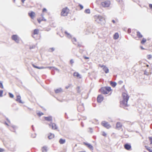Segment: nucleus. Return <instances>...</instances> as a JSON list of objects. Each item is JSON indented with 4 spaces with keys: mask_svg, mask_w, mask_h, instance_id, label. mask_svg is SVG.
I'll return each mask as SVG.
<instances>
[{
    "mask_svg": "<svg viewBox=\"0 0 152 152\" xmlns=\"http://www.w3.org/2000/svg\"><path fill=\"white\" fill-rule=\"evenodd\" d=\"M99 91L101 93L104 94H108L110 92L111 93L112 90L111 88L110 87H102L99 90Z\"/></svg>",
    "mask_w": 152,
    "mask_h": 152,
    "instance_id": "f257e3e1",
    "label": "nucleus"
},
{
    "mask_svg": "<svg viewBox=\"0 0 152 152\" xmlns=\"http://www.w3.org/2000/svg\"><path fill=\"white\" fill-rule=\"evenodd\" d=\"M69 10L67 7L63 8L61 10V15L62 16H67L69 12Z\"/></svg>",
    "mask_w": 152,
    "mask_h": 152,
    "instance_id": "f03ea898",
    "label": "nucleus"
},
{
    "mask_svg": "<svg viewBox=\"0 0 152 152\" xmlns=\"http://www.w3.org/2000/svg\"><path fill=\"white\" fill-rule=\"evenodd\" d=\"M110 4V1L109 0H106L102 2L101 3V6L104 7H108Z\"/></svg>",
    "mask_w": 152,
    "mask_h": 152,
    "instance_id": "7ed1b4c3",
    "label": "nucleus"
},
{
    "mask_svg": "<svg viewBox=\"0 0 152 152\" xmlns=\"http://www.w3.org/2000/svg\"><path fill=\"white\" fill-rule=\"evenodd\" d=\"M94 17L95 21L98 23H99V22L102 21L104 20V18L99 15H95Z\"/></svg>",
    "mask_w": 152,
    "mask_h": 152,
    "instance_id": "20e7f679",
    "label": "nucleus"
},
{
    "mask_svg": "<svg viewBox=\"0 0 152 152\" xmlns=\"http://www.w3.org/2000/svg\"><path fill=\"white\" fill-rule=\"evenodd\" d=\"M128 100L123 99V100L120 102V104L121 106L124 108L125 107L128 106L127 104V102Z\"/></svg>",
    "mask_w": 152,
    "mask_h": 152,
    "instance_id": "39448f33",
    "label": "nucleus"
},
{
    "mask_svg": "<svg viewBox=\"0 0 152 152\" xmlns=\"http://www.w3.org/2000/svg\"><path fill=\"white\" fill-rule=\"evenodd\" d=\"M101 125L107 129H109L111 127V125L106 121H103L101 123Z\"/></svg>",
    "mask_w": 152,
    "mask_h": 152,
    "instance_id": "423d86ee",
    "label": "nucleus"
},
{
    "mask_svg": "<svg viewBox=\"0 0 152 152\" xmlns=\"http://www.w3.org/2000/svg\"><path fill=\"white\" fill-rule=\"evenodd\" d=\"M99 66L102 68L103 69L106 73H107L109 72V70L108 68L105 66L103 65H99Z\"/></svg>",
    "mask_w": 152,
    "mask_h": 152,
    "instance_id": "0eeeda50",
    "label": "nucleus"
},
{
    "mask_svg": "<svg viewBox=\"0 0 152 152\" xmlns=\"http://www.w3.org/2000/svg\"><path fill=\"white\" fill-rule=\"evenodd\" d=\"M104 99V97L103 96L101 95H99L97 97V101L99 103L102 102Z\"/></svg>",
    "mask_w": 152,
    "mask_h": 152,
    "instance_id": "6e6552de",
    "label": "nucleus"
},
{
    "mask_svg": "<svg viewBox=\"0 0 152 152\" xmlns=\"http://www.w3.org/2000/svg\"><path fill=\"white\" fill-rule=\"evenodd\" d=\"M39 30L38 29H35L32 34V36L33 37H35V35H38L39 33Z\"/></svg>",
    "mask_w": 152,
    "mask_h": 152,
    "instance_id": "1a4fd4ad",
    "label": "nucleus"
},
{
    "mask_svg": "<svg viewBox=\"0 0 152 152\" xmlns=\"http://www.w3.org/2000/svg\"><path fill=\"white\" fill-rule=\"evenodd\" d=\"M122 96L123 99L129 100V96L126 93H123L122 94Z\"/></svg>",
    "mask_w": 152,
    "mask_h": 152,
    "instance_id": "9d476101",
    "label": "nucleus"
},
{
    "mask_svg": "<svg viewBox=\"0 0 152 152\" xmlns=\"http://www.w3.org/2000/svg\"><path fill=\"white\" fill-rule=\"evenodd\" d=\"M49 126L51 127L52 129L53 130H56L58 129L56 125L54 123H51L49 124Z\"/></svg>",
    "mask_w": 152,
    "mask_h": 152,
    "instance_id": "9b49d317",
    "label": "nucleus"
},
{
    "mask_svg": "<svg viewBox=\"0 0 152 152\" xmlns=\"http://www.w3.org/2000/svg\"><path fill=\"white\" fill-rule=\"evenodd\" d=\"M12 40L15 41L16 42L18 43L19 42V39L17 35H14L12 36Z\"/></svg>",
    "mask_w": 152,
    "mask_h": 152,
    "instance_id": "f8f14e48",
    "label": "nucleus"
},
{
    "mask_svg": "<svg viewBox=\"0 0 152 152\" xmlns=\"http://www.w3.org/2000/svg\"><path fill=\"white\" fill-rule=\"evenodd\" d=\"M78 110L80 112L83 111L84 110V108L83 104L79 105L77 107Z\"/></svg>",
    "mask_w": 152,
    "mask_h": 152,
    "instance_id": "ddd939ff",
    "label": "nucleus"
},
{
    "mask_svg": "<svg viewBox=\"0 0 152 152\" xmlns=\"http://www.w3.org/2000/svg\"><path fill=\"white\" fill-rule=\"evenodd\" d=\"M72 41L74 44L77 45L78 46L81 47V45L77 42V39L75 38H73L72 39Z\"/></svg>",
    "mask_w": 152,
    "mask_h": 152,
    "instance_id": "4468645a",
    "label": "nucleus"
},
{
    "mask_svg": "<svg viewBox=\"0 0 152 152\" xmlns=\"http://www.w3.org/2000/svg\"><path fill=\"white\" fill-rule=\"evenodd\" d=\"M28 15L31 19H33L35 17L36 14L35 12L31 11L28 13Z\"/></svg>",
    "mask_w": 152,
    "mask_h": 152,
    "instance_id": "2eb2a0df",
    "label": "nucleus"
},
{
    "mask_svg": "<svg viewBox=\"0 0 152 152\" xmlns=\"http://www.w3.org/2000/svg\"><path fill=\"white\" fill-rule=\"evenodd\" d=\"M122 126V124L121 123L118 122L116 124V128L119 129L121 128Z\"/></svg>",
    "mask_w": 152,
    "mask_h": 152,
    "instance_id": "dca6fc26",
    "label": "nucleus"
},
{
    "mask_svg": "<svg viewBox=\"0 0 152 152\" xmlns=\"http://www.w3.org/2000/svg\"><path fill=\"white\" fill-rule=\"evenodd\" d=\"M21 96L20 95H18L17 96V98L16 100L17 102L20 103H23V102L21 100Z\"/></svg>",
    "mask_w": 152,
    "mask_h": 152,
    "instance_id": "f3484780",
    "label": "nucleus"
},
{
    "mask_svg": "<svg viewBox=\"0 0 152 152\" xmlns=\"http://www.w3.org/2000/svg\"><path fill=\"white\" fill-rule=\"evenodd\" d=\"M124 147L126 150H129L131 149V147L130 145L126 144L124 145Z\"/></svg>",
    "mask_w": 152,
    "mask_h": 152,
    "instance_id": "a211bd4d",
    "label": "nucleus"
},
{
    "mask_svg": "<svg viewBox=\"0 0 152 152\" xmlns=\"http://www.w3.org/2000/svg\"><path fill=\"white\" fill-rule=\"evenodd\" d=\"M42 15V17L41 18H38L37 19V21H38V23H40L42 21H46V20L43 17V15Z\"/></svg>",
    "mask_w": 152,
    "mask_h": 152,
    "instance_id": "6ab92c4d",
    "label": "nucleus"
},
{
    "mask_svg": "<svg viewBox=\"0 0 152 152\" xmlns=\"http://www.w3.org/2000/svg\"><path fill=\"white\" fill-rule=\"evenodd\" d=\"M73 76L74 77H76L77 78H80L81 77L80 75L77 72H75L73 73Z\"/></svg>",
    "mask_w": 152,
    "mask_h": 152,
    "instance_id": "aec40b11",
    "label": "nucleus"
},
{
    "mask_svg": "<svg viewBox=\"0 0 152 152\" xmlns=\"http://www.w3.org/2000/svg\"><path fill=\"white\" fill-rule=\"evenodd\" d=\"M84 144L87 146L89 149L91 150H93V148L92 145H91V144H89L84 143Z\"/></svg>",
    "mask_w": 152,
    "mask_h": 152,
    "instance_id": "412c9836",
    "label": "nucleus"
},
{
    "mask_svg": "<svg viewBox=\"0 0 152 152\" xmlns=\"http://www.w3.org/2000/svg\"><path fill=\"white\" fill-rule=\"evenodd\" d=\"M54 137V135L53 134L50 133L48 134V137L49 139H51Z\"/></svg>",
    "mask_w": 152,
    "mask_h": 152,
    "instance_id": "4be33fe9",
    "label": "nucleus"
},
{
    "mask_svg": "<svg viewBox=\"0 0 152 152\" xmlns=\"http://www.w3.org/2000/svg\"><path fill=\"white\" fill-rule=\"evenodd\" d=\"M119 37V35L118 33H116L113 36V38L115 39H117Z\"/></svg>",
    "mask_w": 152,
    "mask_h": 152,
    "instance_id": "5701e85b",
    "label": "nucleus"
},
{
    "mask_svg": "<svg viewBox=\"0 0 152 152\" xmlns=\"http://www.w3.org/2000/svg\"><path fill=\"white\" fill-rule=\"evenodd\" d=\"M137 36L139 38L142 37V36L139 31H136Z\"/></svg>",
    "mask_w": 152,
    "mask_h": 152,
    "instance_id": "b1692460",
    "label": "nucleus"
},
{
    "mask_svg": "<svg viewBox=\"0 0 152 152\" xmlns=\"http://www.w3.org/2000/svg\"><path fill=\"white\" fill-rule=\"evenodd\" d=\"M59 142L60 144H63L65 142V140L62 139H60L59 140Z\"/></svg>",
    "mask_w": 152,
    "mask_h": 152,
    "instance_id": "393cba45",
    "label": "nucleus"
},
{
    "mask_svg": "<svg viewBox=\"0 0 152 152\" xmlns=\"http://www.w3.org/2000/svg\"><path fill=\"white\" fill-rule=\"evenodd\" d=\"M42 152H46L47 151V148L46 146L43 147L42 148Z\"/></svg>",
    "mask_w": 152,
    "mask_h": 152,
    "instance_id": "a878e982",
    "label": "nucleus"
},
{
    "mask_svg": "<svg viewBox=\"0 0 152 152\" xmlns=\"http://www.w3.org/2000/svg\"><path fill=\"white\" fill-rule=\"evenodd\" d=\"M10 130L13 132H15L16 127L15 126H11L10 127Z\"/></svg>",
    "mask_w": 152,
    "mask_h": 152,
    "instance_id": "bb28decb",
    "label": "nucleus"
},
{
    "mask_svg": "<svg viewBox=\"0 0 152 152\" xmlns=\"http://www.w3.org/2000/svg\"><path fill=\"white\" fill-rule=\"evenodd\" d=\"M32 65V66L34 68H37V69H43L45 68L44 67H43V66H42V67H38V66H35L34 64H33Z\"/></svg>",
    "mask_w": 152,
    "mask_h": 152,
    "instance_id": "cd10ccee",
    "label": "nucleus"
},
{
    "mask_svg": "<svg viewBox=\"0 0 152 152\" xmlns=\"http://www.w3.org/2000/svg\"><path fill=\"white\" fill-rule=\"evenodd\" d=\"M110 85L113 87H115L116 85V83L114 82H110Z\"/></svg>",
    "mask_w": 152,
    "mask_h": 152,
    "instance_id": "c85d7f7f",
    "label": "nucleus"
},
{
    "mask_svg": "<svg viewBox=\"0 0 152 152\" xmlns=\"http://www.w3.org/2000/svg\"><path fill=\"white\" fill-rule=\"evenodd\" d=\"M136 33V32L135 31H133L132 34V36H133L134 38L136 37L135 36V34Z\"/></svg>",
    "mask_w": 152,
    "mask_h": 152,
    "instance_id": "c756f323",
    "label": "nucleus"
},
{
    "mask_svg": "<svg viewBox=\"0 0 152 152\" xmlns=\"http://www.w3.org/2000/svg\"><path fill=\"white\" fill-rule=\"evenodd\" d=\"M8 144H10V145H8L6 144V145H5L6 146H7L8 147L9 146H11V144H13L10 141H9L8 142Z\"/></svg>",
    "mask_w": 152,
    "mask_h": 152,
    "instance_id": "7c9ffc66",
    "label": "nucleus"
},
{
    "mask_svg": "<svg viewBox=\"0 0 152 152\" xmlns=\"http://www.w3.org/2000/svg\"><path fill=\"white\" fill-rule=\"evenodd\" d=\"M112 22L113 23H115L118 22V20L117 18H115V20H113Z\"/></svg>",
    "mask_w": 152,
    "mask_h": 152,
    "instance_id": "2f4dec72",
    "label": "nucleus"
},
{
    "mask_svg": "<svg viewBox=\"0 0 152 152\" xmlns=\"http://www.w3.org/2000/svg\"><path fill=\"white\" fill-rule=\"evenodd\" d=\"M45 120L48 121H50L52 120V118L51 117H46L45 118Z\"/></svg>",
    "mask_w": 152,
    "mask_h": 152,
    "instance_id": "473e14b6",
    "label": "nucleus"
},
{
    "mask_svg": "<svg viewBox=\"0 0 152 152\" xmlns=\"http://www.w3.org/2000/svg\"><path fill=\"white\" fill-rule=\"evenodd\" d=\"M146 41V39L145 38H143L141 41V43L143 44H144Z\"/></svg>",
    "mask_w": 152,
    "mask_h": 152,
    "instance_id": "72a5a7b5",
    "label": "nucleus"
},
{
    "mask_svg": "<svg viewBox=\"0 0 152 152\" xmlns=\"http://www.w3.org/2000/svg\"><path fill=\"white\" fill-rule=\"evenodd\" d=\"M8 94L10 98H14V96L12 94H11L10 93H9Z\"/></svg>",
    "mask_w": 152,
    "mask_h": 152,
    "instance_id": "f704fd0d",
    "label": "nucleus"
},
{
    "mask_svg": "<svg viewBox=\"0 0 152 152\" xmlns=\"http://www.w3.org/2000/svg\"><path fill=\"white\" fill-rule=\"evenodd\" d=\"M145 147L150 152H152V150L150 148V147H148L147 146Z\"/></svg>",
    "mask_w": 152,
    "mask_h": 152,
    "instance_id": "c9c22d12",
    "label": "nucleus"
},
{
    "mask_svg": "<svg viewBox=\"0 0 152 152\" xmlns=\"http://www.w3.org/2000/svg\"><path fill=\"white\" fill-rule=\"evenodd\" d=\"M152 57V56L151 55H148L147 56V58L148 59H150Z\"/></svg>",
    "mask_w": 152,
    "mask_h": 152,
    "instance_id": "e433bc0d",
    "label": "nucleus"
},
{
    "mask_svg": "<svg viewBox=\"0 0 152 152\" xmlns=\"http://www.w3.org/2000/svg\"><path fill=\"white\" fill-rule=\"evenodd\" d=\"M61 90L59 89H57L55 90V92L56 93H58L61 92Z\"/></svg>",
    "mask_w": 152,
    "mask_h": 152,
    "instance_id": "4c0bfd02",
    "label": "nucleus"
},
{
    "mask_svg": "<svg viewBox=\"0 0 152 152\" xmlns=\"http://www.w3.org/2000/svg\"><path fill=\"white\" fill-rule=\"evenodd\" d=\"M107 134L104 132H102V135L104 137H106L107 136Z\"/></svg>",
    "mask_w": 152,
    "mask_h": 152,
    "instance_id": "58836bf2",
    "label": "nucleus"
},
{
    "mask_svg": "<svg viewBox=\"0 0 152 152\" xmlns=\"http://www.w3.org/2000/svg\"><path fill=\"white\" fill-rule=\"evenodd\" d=\"M85 12L87 13H90V10L88 9H86L85 10Z\"/></svg>",
    "mask_w": 152,
    "mask_h": 152,
    "instance_id": "ea45409f",
    "label": "nucleus"
},
{
    "mask_svg": "<svg viewBox=\"0 0 152 152\" xmlns=\"http://www.w3.org/2000/svg\"><path fill=\"white\" fill-rule=\"evenodd\" d=\"M37 115L39 116H41L43 115V113L42 112H39L37 113Z\"/></svg>",
    "mask_w": 152,
    "mask_h": 152,
    "instance_id": "a19ab883",
    "label": "nucleus"
},
{
    "mask_svg": "<svg viewBox=\"0 0 152 152\" xmlns=\"http://www.w3.org/2000/svg\"><path fill=\"white\" fill-rule=\"evenodd\" d=\"M148 138L149 139V140L150 142V144H152V137H148Z\"/></svg>",
    "mask_w": 152,
    "mask_h": 152,
    "instance_id": "79ce46f5",
    "label": "nucleus"
},
{
    "mask_svg": "<svg viewBox=\"0 0 152 152\" xmlns=\"http://www.w3.org/2000/svg\"><path fill=\"white\" fill-rule=\"evenodd\" d=\"M3 93V91L2 90L0 91V97L2 96V94Z\"/></svg>",
    "mask_w": 152,
    "mask_h": 152,
    "instance_id": "37998d69",
    "label": "nucleus"
},
{
    "mask_svg": "<svg viewBox=\"0 0 152 152\" xmlns=\"http://www.w3.org/2000/svg\"><path fill=\"white\" fill-rule=\"evenodd\" d=\"M42 12H47V9L45 8H44L43 10H42Z\"/></svg>",
    "mask_w": 152,
    "mask_h": 152,
    "instance_id": "c03bdc74",
    "label": "nucleus"
},
{
    "mask_svg": "<svg viewBox=\"0 0 152 152\" xmlns=\"http://www.w3.org/2000/svg\"><path fill=\"white\" fill-rule=\"evenodd\" d=\"M70 63L71 65H72L74 63V61L73 59H71L70 60Z\"/></svg>",
    "mask_w": 152,
    "mask_h": 152,
    "instance_id": "a18cd8bd",
    "label": "nucleus"
},
{
    "mask_svg": "<svg viewBox=\"0 0 152 152\" xmlns=\"http://www.w3.org/2000/svg\"><path fill=\"white\" fill-rule=\"evenodd\" d=\"M5 151L4 149L0 148V152H3Z\"/></svg>",
    "mask_w": 152,
    "mask_h": 152,
    "instance_id": "49530a36",
    "label": "nucleus"
},
{
    "mask_svg": "<svg viewBox=\"0 0 152 152\" xmlns=\"http://www.w3.org/2000/svg\"><path fill=\"white\" fill-rule=\"evenodd\" d=\"M0 87L1 88H4L3 84H2V83H1V82L0 83Z\"/></svg>",
    "mask_w": 152,
    "mask_h": 152,
    "instance_id": "de8ad7c7",
    "label": "nucleus"
},
{
    "mask_svg": "<svg viewBox=\"0 0 152 152\" xmlns=\"http://www.w3.org/2000/svg\"><path fill=\"white\" fill-rule=\"evenodd\" d=\"M65 33L67 35V36L69 37V36H70V34L68 33L67 31H65Z\"/></svg>",
    "mask_w": 152,
    "mask_h": 152,
    "instance_id": "09e8293b",
    "label": "nucleus"
},
{
    "mask_svg": "<svg viewBox=\"0 0 152 152\" xmlns=\"http://www.w3.org/2000/svg\"><path fill=\"white\" fill-rule=\"evenodd\" d=\"M77 91L78 92H80V87H77Z\"/></svg>",
    "mask_w": 152,
    "mask_h": 152,
    "instance_id": "8fccbe9b",
    "label": "nucleus"
},
{
    "mask_svg": "<svg viewBox=\"0 0 152 152\" xmlns=\"http://www.w3.org/2000/svg\"><path fill=\"white\" fill-rule=\"evenodd\" d=\"M50 51L53 52L54 50V48H50Z\"/></svg>",
    "mask_w": 152,
    "mask_h": 152,
    "instance_id": "3c124183",
    "label": "nucleus"
},
{
    "mask_svg": "<svg viewBox=\"0 0 152 152\" xmlns=\"http://www.w3.org/2000/svg\"><path fill=\"white\" fill-rule=\"evenodd\" d=\"M79 6L80 7V9H82L83 8V6L79 4Z\"/></svg>",
    "mask_w": 152,
    "mask_h": 152,
    "instance_id": "603ef678",
    "label": "nucleus"
},
{
    "mask_svg": "<svg viewBox=\"0 0 152 152\" xmlns=\"http://www.w3.org/2000/svg\"><path fill=\"white\" fill-rule=\"evenodd\" d=\"M149 7L151 9H152V4H150L149 5Z\"/></svg>",
    "mask_w": 152,
    "mask_h": 152,
    "instance_id": "864d4df0",
    "label": "nucleus"
},
{
    "mask_svg": "<svg viewBox=\"0 0 152 152\" xmlns=\"http://www.w3.org/2000/svg\"><path fill=\"white\" fill-rule=\"evenodd\" d=\"M84 58L85 59H88L89 58V57H86V56H84Z\"/></svg>",
    "mask_w": 152,
    "mask_h": 152,
    "instance_id": "5fc2aeb1",
    "label": "nucleus"
},
{
    "mask_svg": "<svg viewBox=\"0 0 152 152\" xmlns=\"http://www.w3.org/2000/svg\"><path fill=\"white\" fill-rule=\"evenodd\" d=\"M131 30L130 29H128V33H129L131 32Z\"/></svg>",
    "mask_w": 152,
    "mask_h": 152,
    "instance_id": "6e6d98bb",
    "label": "nucleus"
},
{
    "mask_svg": "<svg viewBox=\"0 0 152 152\" xmlns=\"http://www.w3.org/2000/svg\"><path fill=\"white\" fill-rule=\"evenodd\" d=\"M21 0V1L23 3H24V2L26 0Z\"/></svg>",
    "mask_w": 152,
    "mask_h": 152,
    "instance_id": "4d7b16f0",
    "label": "nucleus"
},
{
    "mask_svg": "<svg viewBox=\"0 0 152 152\" xmlns=\"http://www.w3.org/2000/svg\"><path fill=\"white\" fill-rule=\"evenodd\" d=\"M118 83L120 84H121L122 83H123V82L120 81H119Z\"/></svg>",
    "mask_w": 152,
    "mask_h": 152,
    "instance_id": "13d9d810",
    "label": "nucleus"
},
{
    "mask_svg": "<svg viewBox=\"0 0 152 152\" xmlns=\"http://www.w3.org/2000/svg\"><path fill=\"white\" fill-rule=\"evenodd\" d=\"M78 152H86L85 151H79Z\"/></svg>",
    "mask_w": 152,
    "mask_h": 152,
    "instance_id": "bf43d9fd",
    "label": "nucleus"
},
{
    "mask_svg": "<svg viewBox=\"0 0 152 152\" xmlns=\"http://www.w3.org/2000/svg\"><path fill=\"white\" fill-rule=\"evenodd\" d=\"M141 48L142 49H144V48L142 47H141Z\"/></svg>",
    "mask_w": 152,
    "mask_h": 152,
    "instance_id": "052dcab7",
    "label": "nucleus"
},
{
    "mask_svg": "<svg viewBox=\"0 0 152 152\" xmlns=\"http://www.w3.org/2000/svg\"><path fill=\"white\" fill-rule=\"evenodd\" d=\"M146 66H147V67H148V66H149V65H148V64H147V65H146Z\"/></svg>",
    "mask_w": 152,
    "mask_h": 152,
    "instance_id": "680f3d73",
    "label": "nucleus"
},
{
    "mask_svg": "<svg viewBox=\"0 0 152 152\" xmlns=\"http://www.w3.org/2000/svg\"><path fill=\"white\" fill-rule=\"evenodd\" d=\"M150 47L152 48V45Z\"/></svg>",
    "mask_w": 152,
    "mask_h": 152,
    "instance_id": "e2e57ef3",
    "label": "nucleus"
},
{
    "mask_svg": "<svg viewBox=\"0 0 152 152\" xmlns=\"http://www.w3.org/2000/svg\"><path fill=\"white\" fill-rule=\"evenodd\" d=\"M14 146H15V145H14Z\"/></svg>",
    "mask_w": 152,
    "mask_h": 152,
    "instance_id": "0e129e2a",
    "label": "nucleus"
}]
</instances>
